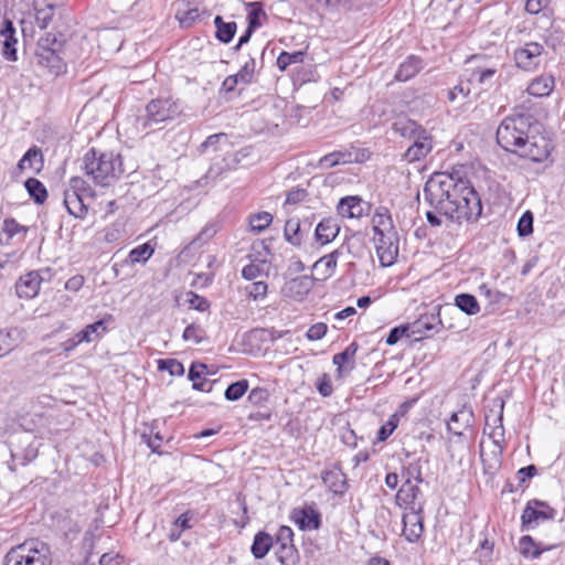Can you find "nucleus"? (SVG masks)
<instances>
[{"instance_id":"nucleus-31","label":"nucleus","mask_w":565,"mask_h":565,"mask_svg":"<svg viewBox=\"0 0 565 565\" xmlns=\"http://www.w3.org/2000/svg\"><path fill=\"white\" fill-rule=\"evenodd\" d=\"M214 25L216 28L215 38L224 44L230 43L237 30L236 22H225L221 15L214 18Z\"/></svg>"},{"instance_id":"nucleus-9","label":"nucleus","mask_w":565,"mask_h":565,"mask_svg":"<svg viewBox=\"0 0 565 565\" xmlns=\"http://www.w3.org/2000/svg\"><path fill=\"white\" fill-rule=\"evenodd\" d=\"M544 46L537 42H526L513 52L515 65L526 72L535 71L542 60Z\"/></svg>"},{"instance_id":"nucleus-37","label":"nucleus","mask_w":565,"mask_h":565,"mask_svg":"<svg viewBox=\"0 0 565 565\" xmlns=\"http://www.w3.org/2000/svg\"><path fill=\"white\" fill-rule=\"evenodd\" d=\"M393 130L402 137L414 138L422 128L415 120L408 118H399L393 124Z\"/></svg>"},{"instance_id":"nucleus-45","label":"nucleus","mask_w":565,"mask_h":565,"mask_svg":"<svg viewBox=\"0 0 565 565\" xmlns=\"http://www.w3.org/2000/svg\"><path fill=\"white\" fill-rule=\"evenodd\" d=\"M276 555L282 565H295L297 562L298 552L292 544H278Z\"/></svg>"},{"instance_id":"nucleus-28","label":"nucleus","mask_w":565,"mask_h":565,"mask_svg":"<svg viewBox=\"0 0 565 565\" xmlns=\"http://www.w3.org/2000/svg\"><path fill=\"white\" fill-rule=\"evenodd\" d=\"M46 3L43 8L35 6V23L40 29H46L52 22L54 10L57 6L62 4L64 0H45Z\"/></svg>"},{"instance_id":"nucleus-41","label":"nucleus","mask_w":565,"mask_h":565,"mask_svg":"<svg viewBox=\"0 0 565 565\" xmlns=\"http://www.w3.org/2000/svg\"><path fill=\"white\" fill-rule=\"evenodd\" d=\"M341 254L342 253L340 249H334L330 254L324 255L321 258H319L315 263L313 268L319 269L323 265L324 266L323 278L326 279V278L331 277L337 268L338 258Z\"/></svg>"},{"instance_id":"nucleus-50","label":"nucleus","mask_w":565,"mask_h":565,"mask_svg":"<svg viewBox=\"0 0 565 565\" xmlns=\"http://www.w3.org/2000/svg\"><path fill=\"white\" fill-rule=\"evenodd\" d=\"M160 371H168L172 376H181L184 374L183 364L177 359H161L158 361Z\"/></svg>"},{"instance_id":"nucleus-38","label":"nucleus","mask_w":565,"mask_h":565,"mask_svg":"<svg viewBox=\"0 0 565 565\" xmlns=\"http://www.w3.org/2000/svg\"><path fill=\"white\" fill-rule=\"evenodd\" d=\"M20 341L18 329L0 330V358L11 352Z\"/></svg>"},{"instance_id":"nucleus-53","label":"nucleus","mask_w":565,"mask_h":565,"mask_svg":"<svg viewBox=\"0 0 565 565\" xmlns=\"http://www.w3.org/2000/svg\"><path fill=\"white\" fill-rule=\"evenodd\" d=\"M534 216L531 211H525L518 221L516 231L520 237H526L533 232Z\"/></svg>"},{"instance_id":"nucleus-29","label":"nucleus","mask_w":565,"mask_h":565,"mask_svg":"<svg viewBox=\"0 0 565 565\" xmlns=\"http://www.w3.org/2000/svg\"><path fill=\"white\" fill-rule=\"evenodd\" d=\"M273 542L271 535L267 532L259 531L256 533L250 546V552L254 557L257 559L264 558L273 546Z\"/></svg>"},{"instance_id":"nucleus-54","label":"nucleus","mask_w":565,"mask_h":565,"mask_svg":"<svg viewBox=\"0 0 565 565\" xmlns=\"http://www.w3.org/2000/svg\"><path fill=\"white\" fill-rule=\"evenodd\" d=\"M255 67V58L249 57L248 61H246L244 65L241 67V70L235 74L239 79L241 84L247 85L253 82Z\"/></svg>"},{"instance_id":"nucleus-51","label":"nucleus","mask_w":565,"mask_h":565,"mask_svg":"<svg viewBox=\"0 0 565 565\" xmlns=\"http://www.w3.org/2000/svg\"><path fill=\"white\" fill-rule=\"evenodd\" d=\"M49 49L65 50V41L57 38V35L54 33H46L45 36L39 40L36 51H43Z\"/></svg>"},{"instance_id":"nucleus-6","label":"nucleus","mask_w":565,"mask_h":565,"mask_svg":"<svg viewBox=\"0 0 565 565\" xmlns=\"http://www.w3.org/2000/svg\"><path fill=\"white\" fill-rule=\"evenodd\" d=\"M556 516V510L547 502L532 499L529 500L521 515V527L523 531L536 529L542 522L552 521Z\"/></svg>"},{"instance_id":"nucleus-60","label":"nucleus","mask_w":565,"mask_h":565,"mask_svg":"<svg viewBox=\"0 0 565 565\" xmlns=\"http://www.w3.org/2000/svg\"><path fill=\"white\" fill-rule=\"evenodd\" d=\"M269 392L263 387H255L248 394V401L255 406H263L269 399Z\"/></svg>"},{"instance_id":"nucleus-7","label":"nucleus","mask_w":565,"mask_h":565,"mask_svg":"<svg viewBox=\"0 0 565 565\" xmlns=\"http://www.w3.org/2000/svg\"><path fill=\"white\" fill-rule=\"evenodd\" d=\"M376 253L382 266L395 263L399 252V236L397 231H385L374 236Z\"/></svg>"},{"instance_id":"nucleus-61","label":"nucleus","mask_w":565,"mask_h":565,"mask_svg":"<svg viewBox=\"0 0 565 565\" xmlns=\"http://www.w3.org/2000/svg\"><path fill=\"white\" fill-rule=\"evenodd\" d=\"M268 285L265 281H255L247 287V294L254 300L264 298L267 295Z\"/></svg>"},{"instance_id":"nucleus-48","label":"nucleus","mask_w":565,"mask_h":565,"mask_svg":"<svg viewBox=\"0 0 565 565\" xmlns=\"http://www.w3.org/2000/svg\"><path fill=\"white\" fill-rule=\"evenodd\" d=\"M248 390V381L241 380L234 382L227 386L225 390L224 396L227 401L235 402L238 401Z\"/></svg>"},{"instance_id":"nucleus-32","label":"nucleus","mask_w":565,"mask_h":565,"mask_svg":"<svg viewBox=\"0 0 565 565\" xmlns=\"http://www.w3.org/2000/svg\"><path fill=\"white\" fill-rule=\"evenodd\" d=\"M43 167V156L42 151L36 148L32 147L30 148L21 158V160L18 163V168L20 170H24L25 168H29L33 170L34 172H39Z\"/></svg>"},{"instance_id":"nucleus-35","label":"nucleus","mask_w":565,"mask_h":565,"mask_svg":"<svg viewBox=\"0 0 565 565\" xmlns=\"http://www.w3.org/2000/svg\"><path fill=\"white\" fill-rule=\"evenodd\" d=\"M352 162V154L349 151H333L320 158L318 167L321 169H329L341 163Z\"/></svg>"},{"instance_id":"nucleus-4","label":"nucleus","mask_w":565,"mask_h":565,"mask_svg":"<svg viewBox=\"0 0 565 565\" xmlns=\"http://www.w3.org/2000/svg\"><path fill=\"white\" fill-rule=\"evenodd\" d=\"M4 565H52L51 550L42 541H25L7 552Z\"/></svg>"},{"instance_id":"nucleus-18","label":"nucleus","mask_w":565,"mask_h":565,"mask_svg":"<svg viewBox=\"0 0 565 565\" xmlns=\"http://www.w3.org/2000/svg\"><path fill=\"white\" fill-rule=\"evenodd\" d=\"M310 223L306 230L298 218H289L284 227L285 239L295 247H300L305 238L309 235Z\"/></svg>"},{"instance_id":"nucleus-8","label":"nucleus","mask_w":565,"mask_h":565,"mask_svg":"<svg viewBox=\"0 0 565 565\" xmlns=\"http://www.w3.org/2000/svg\"><path fill=\"white\" fill-rule=\"evenodd\" d=\"M82 190H85V181L79 177H74L70 180V188L64 191L63 204L67 212L76 218H84L88 211L81 193Z\"/></svg>"},{"instance_id":"nucleus-64","label":"nucleus","mask_w":565,"mask_h":565,"mask_svg":"<svg viewBox=\"0 0 565 565\" xmlns=\"http://www.w3.org/2000/svg\"><path fill=\"white\" fill-rule=\"evenodd\" d=\"M317 390H318L319 394L322 395L323 397H328V396L332 395L333 387H332L330 376L327 373H323L318 379Z\"/></svg>"},{"instance_id":"nucleus-2","label":"nucleus","mask_w":565,"mask_h":565,"mask_svg":"<svg viewBox=\"0 0 565 565\" xmlns=\"http://www.w3.org/2000/svg\"><path fill=\"white\" fill-rule=\"evenodd\" d=\"M535 120L529 114L505 117L497 129V142L505 151L533 162L545 161L551 153L550 140L533 134Z\"/></svg>"},{"instance_id":"nucleus-49","label":"nucleus","mask_w":565,"mask_h":565,"mask_svg":"<svg viewBox=\"0 0 565 565\" xmlns=\"http://www.w3.org/2000/svg\"><path fill=\"white\" fill-rule=\"evenodd\" d=\"M182 339L200 344L205 340V331L200 324L191 323L184 329Z\"/></svg>"},{"instance_id":"nucleus-39","label":"nucleus","mask_w":565,"mask_h":565,"mask_svg":"<svg viewBox=\"0 0 565 565\" xmlns=\"http://www.w3.org/2000/svg\"><path fill=\"white\" fill-rule=\"evenodd\" d=\"M495 65L478 64L470 75V81H476L480 85H491L492 77L497 74Z\"/></svg>"},{"instance_id":"nucleus-11","label":"nucleus","mask_w":565,"mask_h":565,"mask_svg":"<svg viewBox=\"0 0 565 565\" xmlns=\"http://www.w3.org/2000/svg\"><path fill=\"white\" fill-rule=\"evenodd\" d=\"M424 511L407 510L403 514V535L409 543H416L424 533Z\"/></svg>"},{"instance_id":"nucleus-42","label":"nucleus","mask_w":565,"mask_h":565,"mask_svg":"<svg viewBox=\"0 0 565 565\" xmlns=\"http://www.w3.org/2000/svg\"><path fill=\"white\" fill-rule=\"evenodd\" d=\"M273 222V215L269 212H258L248 217L250 232L259 234L264 232Z\"/></svg>"},{"instance_id":"nucleus-23","label":"nucleus","mask_w":565,"mask_h":565,"mask_svg":"<svg viewBox=\"0 0 565 565\" xmlns=\"http://www.w3.org/2000/svg\"><path fill=\"white\" fill-rule=\"evenodd\" d=\"M556 547V545H542L536 543L530 535H523L519 540V552L525 558H539L544 552Z\"/></svg>"},{"instance_id":"nucleus-3","label":"nucleus","mask_w":565,"mask_h":565,"mask_svg":"<svg viewBox=\"0 0 565 565\" xmlns=\"http://www.w3.org/2000/svg\"><path fill=\"white\" fill-rule=\"evenodd\" d=\"M82 169L97 185L109 186L122 174L120 153L89 149L83 157Z\"/></svg>"},{"instance_id":"nucleus-24","label":"nucleus","mask_w":565,"mask_h":565,"mask_svg":"<svg viewBox=\"0 0 565 565\" xmlns=\"http://www.w3.org/2000/svg\"><path fill=\"white\" fill-rule=\"evenodd\" d=\"M296 523L300 530H318L322 524L321 514L312 507H305L298 512Z\"/></svg>"},{"instance_id":"nucleus-25","label":"nucleus","mask_w":565,"mask_h":565,"mask_svg":"<svg viewBox=\"0 0 565 565\" xmlns=\"http://www.w3.org/2000/svg\"><path fill=\"white\" fill-rule=\"evenodd\" d=\"M236 169V161L235 157H230L227 152L222 158H214L213 162L211 163L205 178L215 180L218 177L223 175L224 173L235 170Z\"/></svg>"},{"instance_id":"nucleus-20","label":"nucleus","mask_w":565,"mask_h":565,"mask_svg":"<svg viewBox=\"0 0 565 565\" xmlns=\"http://www.w3.org/2000/svg\"><path fill=\"white\" fill-rule=\"evenodd\" d=\"M473 423V413L471 409L462 407L458 412L452 413L447 423L448 431L456 436H461L463 430L471 427Z\"/></svg>"},{"instance_id":"nucleus-5","label":"nucleus","mask_w":565,"mask_h":565,"mask_svg":"<svg viewBox=\"0 0 565 565\" xmlns=\"http://www.w3.org/2000/svg\"><path fill=\"white\" fill-rule=\"evenodd\" d=\"M182 109L177 100L171 97H158L146 105V115L137 118L138 128L153 130V127L162 122L173 120L180 116Z\"/></svg>"},{"instance_id":"nucleus-16","label":"nucleus","mask_w":565,"mask_h":565,"mask_svg":"<svg viewBox=\"0 0 565 565\" xmlns=\"http://www.w3.org/2000/svg\"><path fill=\"white\" fill-rule=\"evenodd\" d=\"M443 324L440 312L436 316L431 315H423L416 321L408 324L412 333V338L414 340H420L423 338L428 337V333L431 331H437L438 327Z\"/></svg>"},{"instance_id":"nucleus-59","label":"nucleus","mask_w":565,"mask_h":565,"mask_svg":"<svg viewBox=\"0 0 565 565\" xmlns=\"http://www.w3.org/2000/svg\"><path fill=\"white\" fill-rule=\"evenodd\" d=\"M177 19L179 20L181 26L190 28L195 21L200 18V11L196 8L188 9L184 11L177 12Z\"/></svg>"},{"instance_id":"nucleus-27","label":"nucleus","mask_w":565,"mask_h":565,"mask_svg":"<svg viewBox=\"0 0 565 565\" xmlns=\"http://www.w3.org/2000/svg\"><path fill=\"white\" fill-rule=\"evenodd\" d=\"M422 67V60L417 56L411 55L399 65L395 74V79L398 82H406L413 78Z\"/></svg>"},{"instance_id":"nucleus-63","label":"nucleus","mask_w":565,"mask_h":565,"mask_svg":"<svg viewBox=\"0 0 565 565\" xmlns=\"http://www.w3.org/2000/svg\"><path fill=\"white\" fill-rule=\"evenodd\" d=\"M189 296H190V298L188 301L192 309L204 312L210 308V301L205 297L200 296L192 291L189 294Z\"/></svg>"},{"instance_id":"nucleus-56","label":"nucleus","mask_w":565,"mask_h":565,"mask_svg":"<svg viewBox=\"0 0 565 565\" xmlns=\"http://www.w3.org/2000/svg\"><path fill=\"white\" fill-rule=\"evenodd\" d=\"M249 7L252 9L247 14L248 26L257 29L262 25L260 17H266V13L260 2H250Z\"/></svg>"},{"instance_id":"nucleus-34","label":"nucleus","mask_w":565,"mask_h":565,"mask_svg":"<svg viewBox=\"0 0 565 565\" xmlns=\"http://www.w3.org/2000/svg\"><path fill=\"white\" fill-rule=\"evenodd\" d=\"M220 227L216 222L207 223L200 233L188 244L186 249H198L205 245L218 232Z\"/></svg>"},{"instance_id":"nucleus-62","label":"nucleus","mask_w":565,"mask_h":565,"mask_svg":"<svg viewBox=\"0 0 565 565\" xmlns=\"http://www.w3.org/2000/svg\"><path fill=\"white\" fill-rule=\"evenodd\" d=\"M479 292L481 296H484L491 303H500L503 298H505V294L499 290H492L489 288L487 284H482L479 286Z\"/></svg>"},{"instance_id":"nucleus-43","label":"nucleus","mask_w":565,"mask_h":565,"mask_svg":"<svg viewBox=\"0 0 565 565\" xmlns=\"http://www.w3.org/2000/svg\"><path fill=\"white\" fill-rule=\"evenodd\" d=\"M306 52L305 51H295V52H286L282 51L277 57V66L284 72L288 66L292 64H300L305 60Z\"/></svg>"},{"instance_id":"nucleus-36","label":"nucleus","mask_w":565,"mask_h":565,"mask_svg":"<svg viewBox=\"0 0 565 565\" xmlns=\"http://www.w3.org/2000/svg\"><path fill=\"white\" fill-rule=\"evenodd\" d=\"M153 253L154 249L150 245V243L141 244L129 252L124 264L132 266L138 263H146L152 256Z\"/></svg>"},{"instance_id":"nucleus-44","label":"nucleus","mask_w":565,"mask_h":565,"mask_svg":"<svg viewBox=\"0 0 565 565\" xmlns=\"http://www.w3.org/2000/svg\"><path fill=\"white\" fill-rule=\"evenodd\" d=\"M359 345L356 342L350 343L342 352L337 353L332 358V362L337 365V371L340 374L345 363L354 360Z\"/></svg>"},{"instance_id":"nucleus-52","label":"nucleus","mask_w":565,"mask_h":565,"mask_svg":"<svg viewBox=\"0 0 565 565\" xmlns=\"http://www.w3.org/2000/svg\"><path fill=\"white\" fill-rule=\"evenodd\" d=\"M266 260L253 262L242 269V277L246 280H254L265 271Z\"/></svg>"},{"instance_id":"nucleus-58","label":"nucleus","mask_w":565,"mask_h":565,"mask_svg":"<svg viewBox=\"0 0 565 565\" xmlns=\"http://www.w3.org/2000/svg\"><path fill=\"white\" fill-rule=\"evenodd\" d=\"M403 337L412 338V333H411L408 324H401V326H397V327H394L393 329H391V331L388 332V334L386 337L385 342L387 345H394Z\"/></svg>"},{"instance_id":"nucleus-33","label":"nucleus","mask_w":565,"mask_h":565,"mask_svg":"<svg viewBox=\"0 0 565 565\" xmlns=\"http://www.w3.org/2000/svg\"><path fill=\"white\" fill-rule=\"evenodd\" d=\"M372 222L374 235L380 234V232L396 231V228L393 225L392 216L387 207H377Z\"/></svg>"},{"instance_id":"nucleus-17","label":"nucleus","mask_w":565,"mask_h":565,"mask_svg":"<svg viewBox=\"0 0 565 565\" xmlns=\"http://www.w3.org/2000/svg\"><path fill=\"white\" fill-rule=\"evenodd\" d=\"M36 57L41 65L50 68V71L55 74H60L65 71V50L49 49L43 51H36Z\"/></svg>"},{"instance_id":"nucleus-19","label":"nucleus","mask_w":565,"mask_h":565,"mask_svg":"<svg viewBox=\"0 0 565 565\" xmlns=\"http://www.w3.org/2000/svg\"><path fill=\"white\" fill-rule=\"evenodd\" d=\"M338 214L348 218H360L364 214L363 201L358 195L340 199L337 205Z\"/></svg>"},{"instance_id":"nucleus-57","label":"nucleus","mask_w":565,"mask_h":565,"mask_svg":"<svg viewBox=\"0 0 565 565\" xmlns=\"http://www.w3.org/2000/svg\"><path fill=\"white\" fill-rule=\"evenodd\" d=\"M403 476H406V480L414 479L416 483H422L424 481L423 473H422V461L420 458L409 462L406 467L403 469Z\"/></svg>"},{"instance_id":"nucleus-14","label":"nucleus","mask_w":565,"mask_h":565,"mask_svg":"<svg viewBox=\"0 0 565 565\" xmlns=\"http://www.w3.org/2000/svg\"><path fill=\"white\" fill-rule=\"evenodd\" d=\"M414 142L404 153V159L408 162H416L424 159L433 149L430 135L424 129L414 137Z\"/></svg>"},{"instance_id":"nucleus-40","label":"nucleus","mask_w":565,"mask_h":565,"mask_svg":"<svg viewBox=\"0 0 565 565\" xmlns=\"http://www.w3.org/2000/svg\"><path fill=\"white\" fill-rule=\"evenodd\" d=\"M24 186L29 193V195L33 199V201L36 204H42L45 202L47 198V191L44 184L35 179V178H29L24 182Z\"/></svg>"},{"instance_id":"nucleus-22","label":"nucleus","mask_w":565,"mask_h":565,"mask_svg":"<svg viewBox=\"0 0 565 565\" xmlns=\"http://www.w3.org/2000/svg\"><path fill=\"white\" fill-rule=\"evenodd\" d=\"M322 482L335 494H343L347 491V478L338 467L326 470L321 476Z\"/></svg>"},{"instance_id":"nucleus-30","label":"nucleus","mask_w":565,"mask_h":565,"mask_svg":"<svg viewBox=\"0 0 565 565\" xmlns=\"http://www.w3.org/2000/svg\"><path fill=\"white\" fill-rule=\"evenodd\" d=\"M454 305L467 316H476L480 312V305L476 296L468 292L458 294L455 297Z\"/></svg>"},{"instance_id":"nucleus-15","label":"nucleus","mask_w":565,"mask_h":565,"mask_svg":"<svg viewBox=\"0 0 565 565\" xmlns=\"http://www.w3.org/2000/svg\"><path fill=\"white\" fill-rule=\"evenodd\" d=\"M42 277L39 271L32 270L23 276H20L15 282V292L19 298L32 299L39 291L42 282Z\"/></svg>"},{"instance_id":"nucleus-47","label":"nucleus","mask_w":565,"mask_h":565,"mask_svg":"<svg viewBox=\"0 0 565 565\" xmlns=\"http://www.w3.org/2000/svg\"><path fill=\"white\" fill-rule=\"evenodd\" d=\"M552 0H526L525 11L530 14L543 13L545 17H552L553 10L550 9Z\"/></svg>"},{"instance_id":"nucleus-55","label":"nucleus","mask_w":565,"mask_h":565,"mask_svg":"<svg viewBox=\"0 0 565 565\" xmlns=\"http://www.w3.org/2000/svg\"><path fill=\"white\" fill-rule=\"evenodd\" d=\"M497 422L499 424L492 427L488 435L492 439L493 444L499 448V454L502 455L504 450V427L502 425L501 415L497 418Z\"/></svg>"},{"instance_id":"nucleus-12","label":"nucleus","mask_w":565,"mask_h":565,"mask_svg":"<svg viewBox=\"0 0 565 565\" xmlns=\"http://www.w3.org/2000/svg\"><path fill=\"white\" fill-rule=\"evenodd\" d=\"M0 40L2 43L1 53L7 61L15 62L17 55V31L11 20L4 19L0 24Z\"/></svg>"},{"instance_id":"nucleus-21","label":"nucleus","mask_w":565,"mask_h":565,"mask_svg":"<svg viewBox=\"0 0 565 565\" xmlns=\"http://www.w3.org/2000/svg\"><path fill=\"white\" fill-rule=\"evenodd\" d=\"M110 321H113V316L107 315L105 318L87 324L83 330L77 332V341L89 343L100 339L107 332V323Z\"/></svg>"},{"instance_id":"nucleus-1","label":"nucleus","mask_w":565,"mask_h":565,"mask_svg":"<svg viewBox=\"0 0 565 565\" xmlns=\"http://www.w3.org/2000/svg\"><path fill=\"white\" fill-rule=\"evenodd\" d=\"M424 195L439 213L458 223L477 222L482 214L481 198L461 169L435 172Z\"/></svg>"},{"instance_id":"nucleus-26","label":"nucleus","mask_w":565,"mask_h":565,"mask_svg":"<svg viewBox=\"0 0 565 565\" xmlns=\"http://www.w3.org/2000/svg\"><path fill=\"white\" fill-rule=\"evenodd\" d=\"M554 88V77L550 74H543L530 83L527 86V93L534 97L548 96Z\"/></svg>"},{"instance_id":"nucleus-10","label":"nucleus","mask_w":565,"mask_h":565,"mask_svg":"<svg viewBox=\"0 0 565 565\" xmlns=\"http://www.w3.org/2000/svg\"><path fill=\"white\" fill-rule=\"evenodd\" d=\"M422 491L418 483L405 480L396 493V504L407 510L424 511V501L420 500Z\"/></svg>"},{"instance_id":"nucleus-46","label":"nucleus","mask_w":565,"mask_h":565,"mask_svg":"<svg viewBox=\"0 0 565 565\" xmlns=\"http://www.w3.org/2000/svg\"><path fill=\"white\" fill-rule=\"evenodd\" d=\"M28 228L20 225L14 218H6L2 225V233H0V243H3V236H6L4 243H8L14 235L23 232L26 233Z\"/></svg>"},{"instance_id":"nucleus-13","label":"nucleus","mask_w":565,"mask_h":565,"mask_svg":"<svg viewBox=\"0 0 565 565\" xmlns=\"http://www.w3.org/2000/svg\"><path fill=\"white\" fill-rule=\"evenodd\" d=\"M340 221L335 216L323 217L315 228V243L324 246L331 243L340 233Z\"/></svg>"}]
</instances>
